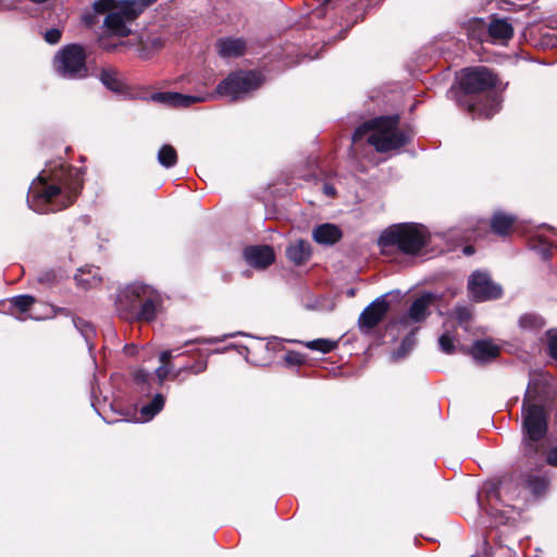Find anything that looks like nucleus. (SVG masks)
Returning a JSON list of instances; mask_svg holds the SVG:
<instances>
[{"mask_svg": "<svg viewBox=\"0 0 557 557\" xmlns=\"http://www.w3.org/2000/svg\"><path fill=\"white\" fill-rule=\"evenodd\" d=\"M285 360L288 363L298 364L302 362V356L298 352L290 351L286 354Z\"/></svg>", "mask_w": 557, "mask_h": 557, "instance_id": "ea45409f", "label": "nucleus"}, {"mask_svg": "<svg viewBox=\"0 0 557 557\" xmlns=\"http://www.w3.org/2000/svg\"><path fill=\"white\" fill-rule=\"evenodd\" d=\"M426 242L428 233L422 225L403 223L386 228L379 238V246L384 253L396 247L406 255H416Z\"/></svg>", "mask_w": 557, "mask_h": 557, "instance_id": "423d86ee", "label": "nucleus"}, {"mask_svg": "<svg viewBox=\"0 0 557 557\" xmlns=\"http://www.w3.org/2000/svg\"><path fill=\"white\" fill-rule=\"evenodd\" d=\"M47 182L44 173L39 174L29 186L27 203L38 213L59 211L69 207L82 187V180L76 170L65 173L63 169Z\"/></svg>", "mask_w": 557, "mask_h": 557, "instance_id": "f03ea898", "label": "nucleus"}, {"mask_svg": "<svg viewBox=\"0 0 557 557\" xmlns=\"http://www.w3.org/2000/svg\"><path fill=\"white\" fill-rule=\"evenodd\" d=\"M455 315H456V319L460 322V323H463L466 321H468L470 319V312L467 308L462 307V308H457L455 310Z\"/></svg>", "mask_w": 557, "mask_h": 557, "instance_id": "58836bf2", "label": "nucleus"}, {"mask_svg": "<svg viewBox=\"0 0 557 557\" xmlns=\"http://www.w3.org/2000/svg\"><path fill=\"white\" fill-rule=\"evenodd\" d=\"M86 58L87 53L81 45H66L55 53L53 66L63 78L81 79L88 73Z\"/></svg>", "mask_w": 557, "mask_h": 557, "instance_id": "0eeeda50", "label": "nucleus"}, {"mask_svg": "<svg viewBox=\"0 0 557 557\" xmlns=\"http://www.w3.org/2000/svg\"><path fill=\"white\" fill-rule=\"evenodd\" d=\"M263 77L255 71H238L230 74L216 87V94L228 97L232 101L240 100L258 89Z\"/></svg>", "mask_w": 557, "mask_h": 557, "instance_id": "6e6552de", "label": "nucleus"}, {"mask_svg": "<svg viewBox=\"0 0 557 557\" xmlns=\"http://www.w3.org/2000/svg\"><path fill=\"white\" fill-rule=\"evenodd\" d=\"M30 319H36V320H39L40 318L37 317V315H29Z\"/></svg>", "mask_w": 557, "mask_h": 557, "instance_id": "09e8293b", "label": "nucleus"}, {"mask_svg": "<svg viewBox=\"0 0 557 557\" xmlns=\"http://www.w3.org/2000/svg\"><path fill=\"white\" fill-rule=\"evenodd\" d=\"M500 351V347L492 339H478L470 348L472 358L481 363L491 362Z\"/></svg>", "mask_w": 557, "mask_h": 557, "instance_id": "a211bd4d", "label": "nucleus"}, {"mask_svg": "<svg viewBox=\"0 0 557 557\" xmlns=\"http://www.w3.org/2000/svg\"><path fill=\"white\" fill-rule=\"evenodd\" d=\"M323 193L329 197H333L335 195V188L330 184H324Z\"/></svg>", "mask_w": 557, "mask_h": 557, "instance_id": "37998d69", "label": "nucleus"}, {"mask_svg": "<svg viewBox=\"0 0 557 557\" xmlns=\"http://www.w3.org/2000/svg\"><path fill=\"white\" fill-rule=\"evenodd\" d=\"M216 49L222 58H237L244 54L246 42L240 38L224 37L216 41Z\"/></svg>", "mask_w": 557, "mask_h": 557, "instance_id": "6ab92c4d", "label": "nucleus"}, {"mask_svg": "<svg viewBox=\"0 0 557 557\" xmlns=\"http://www.w3.org/2000/svg\"><path fill=\"white\" fill-rule=\"evenodd\" d=\"M213 98L214 95L212 94H207L203 96H189L172 91L156 92L151 96L153 101L175 108H187L193 103L205 102Z\"/></svg>", "mask_w": 557, "mask_h": 557, "instance_id": "ddd939ff", "label": "nucleus"}, {"mask_svg": "<svg viewBox=\"0 0 557 557\" xmlns=\"http://www.w3.org/2000/svg\"><path fill=\"white\" fill-rule=\"evenodd\" d=\"M435 296L431 293H425L417 298L409 308L408 318L418 323L423 321L429 314V307L434 301Z\"/></svg>", "mask_w": 557, "mask_h": 557, "instance_id": "aec40b11", "label": "nucleus"}, {"mask_svg": "<svg viewBox=\"0 0 557 557\" xmlns=\"http://www.w3.org/2000/svg\"><path fill=\"white\" fill-rule=\"evenodd\" d=\"M207 367H208L207 361H197L190 366L178 369L175 376H178L184 371L193 373V374H200L207 370Z\"/></svg>", "mask_w": 557, "mask_h": 557, "instance_id": "c9c22d12", "label": "nucleus"}, {"mask_svg": "<svg viewBox=\"0 0 557 557\" xmlns=\"http://www.w3.org/2000/svg\"><path fill=\"white\" fill-rule=\"evenodd\" d=\"M169 374H170L169 364H162L156 369V375L158 376L160 385L163 383V381L168 377Z\"/></svg>", "mask_w": 557, "mask_h": 557, "instance_id": "4c0bfd02", "label": "nucleus"}, {"mask_svg": "<svg viewBox=\"0 0 557 557\" xmlns=\"http://www.w3.org/2000/svg\"><path fill=\"white\" fill-rule=\"evenodd\" d=\"M157 0H97L94 11L106 14L103 27L114 36L126 37L131 34L129 24L137 18L144 10Z\"/></svg>", "mask_w": 557, "mask_h": 557, "instance_id": "20e7f679", "label": "nucleus"}, {"mask_svg": "<svg viewBox=\"0 0 557 557\" xmlns=\"http://www.w3.org/2000/svg\"><path fill=\"white\" fill-rule=\"evenodd\" d=\"M438 345L442 351L453 354L455 351V336L450 332L446 331L441 335Z\"/></svg>", "mask_w": 557, "mask_h": 557, "instance_id": "72a5a7b5", "label": "nucleus"}, {"mask_svg": "<svg viewBox=\"0 0 557 557\" xmlns=\"http://www.w3.org/2000/svg\"><path fill=\"white\" fill-rule=\"evenodd\" d=\"M165 398L162 394H156L153 398L140 407V414L145 421L151 420L164 407Z\"/></svg>", "mask_w": 557, "mask_h": 557, "instance_id": "a878e982", "label": "nucleus"}, {"mask_svg": "<svg viewBox=\"0 0 557 557\" xmlns=\"http://www.w3.org/2000/svg\"><path fill=\"white\" fill-rule=\"evenodd\" d=\"M310 244L304 239H298L286 249L287 258L296 265H300L306 262L310 257Z\"/></svg>", "mask_w": 557, "mask_h": 557, "instance_id": "4be33fe9", "label": "nucleus"}, {"mask_svg": "<svg viewBox=\"0 0 557 557\" xmlns=\"http://www.w3.org/2000/svg\"><path fill=\"white\" fill-rule=\"evenodd\" d=\"M16 319H17L18 321H25V320H26V317L18 315V317H16Z\"/></svg>", "mask_w": 557, "mask_h": 557, "instance_id": "de8ad7c7", "label": "nucleus"}, {"mask_svg": "<svg viewBox=\"0 0 557 557\" xmlns=\"http://www.w3.org/2000/svg\"><path fill=\"white\" fill-rule=\"evenodd\" d=\"M468 102V111L473 114L474 117L490 119L496 114L500 109L502 99L497 95L486 96L485 101H471Z\"/></svg>", "mask_w": 557, "mask_h": 557, "instance_id": "f3484780", "label": "nucleus"}, {"mask_svg": "<svg viewBox=\"0 0 557 557\" xmlns=\"http://www.w3.org/2000/svg\"><path fill=\"white\" fill-rule=\"evenodd\" d=\"M34 302L35 298L30 295H20L11 299L12 306L21 313H25Z\"/></svg>", "mask_w": 557, "mask_h": 557, "instance_id": "473e14b6", "label": "nucleus"}, {"mask_svg": "<svg viewBox=\"0 0 557 557\" xmlns=\"http://www.w3.org/2000/svg\"><path fill=\"white\" fill-rule=\"evenodd\" d=\"M38 280H39V282H50L51 275L49 273H46V274L40 275Z\"/></svg>", "mask_w": 557, "mask_h": 557, "instance_id": "c03bdc74", "label": "nucleus"}, {"mask_svg": "<svg viewBox=\"0 0 557 557\" xmlns=\"http://www.w3.org/2000/svg\"><path fill=\"white\" fill-rule=\"evenodd\" d=\"M549 411L535 383H530L521 408L520 458L541 465L547 447Z\"/></svg>", "mask_w": 557, "mask_h": 557, "instance_id": "f257e3e1", "label": "nucleus"}, {"mask_svg": "<svg viewBox=\"0 0 557 557\" xmlns=\"http://www.w3.org/2000/svg\"><path fill=\"white\" fill-rule=\"evenodd\" d=\"M221 341H223V338H219V337L196 338V339H193V341H187L185 343V345H189V344H194V343L214 344V343H218V342H221Z\"/></svg>", "mask_w": 557, "mask_h": 557, "instance_id": "a19ab883", "label": "nucleus"}, {"mask_svg": "<svg viewBox=\"0 0 557 557\" xmlns=\"http://www.w3.org/2000/svg\"><path fill=\"white\" fill-rule=\"evenodd\" d=\"M494 44L506 45L513 36V27L508 18L493 16L487 24V34Z\"/></svg>", "mask_w": 557, "mask_h": 557, "instance_id": "dca6fc26", "label": "nucleus"}, {"mask_svg": "<svg viewBox=\"0 0 557 557\" xmlns=\"http://www.w3.org/2000/svg\"><path fill=\"white\" fill-rule=\"evenodd\" d=\"M99 79L108 89L112 91L119 92L124 88V84L115 69H102L99 74Z\"/></svg>", "mask_w": 557, "mask_h": 557, "instance_id": "393cba45", "label": "nucleus"}, {"mask_svg": "<svg viewBox=\"0 0 557 557\" xmlns=\"http://www.w3.org/2000/svg\"><path fill=\"white\" fill-rule=\"evenodd\" d=\"M73 323L77 331L83 335L88 345L89 349L91 348V338L95 334V330L92 325L82 319H73Z\"/></svg>", "mask_w": 557, "mask_h": 557, "instance_id": "2f4dec72", "label": "nucleus"}, {"mask_svg": "<svg viewBox=\"0 0 557 557\" xmlns=\"http://www.w3.org/2000/svg\"><path fill=\"white\" fill-rule=\"evenodd\" d=\"M159 163L166 168H173L177 163V153L171 145H163L158 151Z\"/></svg>", "mask_w": 557, "mask_h": 557, "instance_id": "cd10ccee", "label": "nucleus"}, {"mask_svg": "<svg viewBox=\"0 0 557 557\" xmlns=\"http://www.w3.org/2000/svg\"><path fill=\"white\" fill-rule=\"evenodd\" d=\"M467 33L471 38L482 41L487 34V24L481 18L472 20L467 25Z\"/></svg>", "mask_w": 557, "mask_h": 557, "instance_id": "c85d7f7f", "label": "nucleus"}, {"mask_svg": "<svg viewBox=\"0 0 557 557\" xmlns=\"http://www.w3.org/2000/svg\"><path fill=\"white\" fill-rule=\"evenodd\" d=\"M544 455V460L541 465H532L529 461L520 459V465L524 469L518 478L506 479L500 482L497 496L506 497L508 500L520 497L522 491H529L534 496H541L545 493L548 486V481L545 476L533 471H540L546 463L557 467V447L547 450Z\"/></svg>", "mask_w": 557, "mask_h": 557, "instance_id": "39448f33", "label": "nucleus"}, {"mask_svg": "<svg viewBox=\"0 0 557 557\" xmlns=\"http://www.w3.org/2000/svg\"><path fill=\"white\" fill-rule=\"evenodd\" d=\"M147 286L140 283L129 284L121 289L115 299V308L119 315L125 320H133L136 317V309L139 306L141 294L147 290Z\"/></svg>", "mask_w": 557, "mask_h": 557, "instance_id": "9d476101", "label": "nucleus"}, {"mask_svg": "<svg viewBox=\"0 0 557 557\" xmlns=\"http://www.w3.org/2000/svg\"><path fill=\"white\" fill-rule=\"evenodd\" d=\"M413 344V335L406 336L403 339L399 349L393 354V359L397 360L404 358L411 350Z\"/></svg>", "mask_w": 557, "mask_h": 557, "instance_id": "f704fd0d", "label": "nucleus"}, {"mask_svg": "<svg viewBox=\"0 0 557 557\" xmlns=\"http://www.w3.org/2000/svg\"><path fill=\"white\" fill-rule=\"evenodd\" d=\"M398 115L375 117L355 131L352 143L357 144L367 136V141L379 152L398 149L409 141L408 134L398 127Z\"/></svg>", "mask_w": 557, "mask_h": 557, "instance_id": "7ed1b4c3", "label": "nucleus"}, {"mask_svg": "<svg viewBox=\"0 0 557 557\" xmlns=\"http://www.w3.org/2000/svg\"><path fill=\"white\" fill-rule=\"evenodd\" d=\"M75 281L84 289L94 288L101 282L99 269L95 267L79 269L75 274Z\"/></svg>", "mask_w": 557, "mask_h": 557, "instance_id": "5701e85b", "label": "nucleus"}, {"mask_svg": "<svg viewBox=\"0 0 557 557\" xmlns=\"http://www.w3.org/2000/svg\"><path fill=\"white\" fill-rule=\"evenodd\" d=\"M515 221L516 218L513 215L498 211L492 216L491 227L495 234L504 236L508 234Z\"/></svg>", "mask_w": 557, "mask_h": 557, "instance_id": "b1692460", "label": "nucleus"}, {"mask_svg": "<svg viewBox=\"0 0 557 557\" xmlns=\"http://www.w3.org/2000/svg\"><path fill=\"white\" fill-rule=\"evenodd\" d=\"M545 324L544 318L536 313H525L519 319L520 329L528 332H537L542 330Z\"/></svg>", "mask_w": 557, "mask_h": 557, "instance_id": "bb28decb", "label": "nucleus"}, {"mask_svg": "<svg viewBox=\"0 0 557 557\" xmlns=\"http://www.w3.org/2000/svg\"><path fill=\"white\" fill-rule=\"evenodd\" d=\"M466 96L483 92L496 85V76L485 66L463 69L458 76Z\"/></svg>", "mask_w": 557, "mask_h": 557, "instance_id": "1a4fd4ad", "label": "nucleus"}, {"mask_svg": "<svg viewBox=\"0 0 557 557\" xmlns=\"http://www.w3.org/2000/svg\"><path fill=\"white\" fill-rule=\"evenodd\" d=\"M463 252L466 255H471L473 252V248L471 246H467L465 247Z\"/></svg>", "mask_w": 557, "mask_h": 557, "instance_id": "49530a36", "label": "nucleus"}, {"mask_svg": "<svg viewBox=\"0 0 557 557\" xmlns=\"http://www.w3.org/2000/svg\"><path fill=\"white\" fill-rule=\"evenodd\" d=\"M134 382L140 393H148V386L152 375L144 369H137L133 373Z\"/></svg>", "mask_w": 557, "mask_h": 557, "instance_id": "7c9ffc66", "label": "nucleus"}, {"mask_svg": "<svg viewBox=\"0 0 557 557\" xmlns=\"http://www.w3.org/2000/svg\"><path fill=\"white\" fill-rule=\"evenodd\" d=\"M244 257L248 264L257 269H265L275 260L273 248L268 245L247 247Z\"/></svg>", "mask_w": 557, "mask_h": 557, "instance_id": "2eb2a0df", "label": "nucleus"}, {"mask_svg": "<svg viewBox=\"0 0 557 557\" xmlns=\"http://www.w3.org/2000/svg\"><path fill=\"white\" fill-rule=\"evenodd\" d=\"M61 30L58 28H51L46 32L45 39L47 42L54 45L58 44L61 39Z\"/></svg>", "mask_w": 557, "mask_h": 557, "instance_id": "e433bc0d", "label": "nucleus"}, {"mask_svg": "<svg viewBox=\"0 0 557 557\" xmlns=\"http://www.w3.org/2000/svg\"><path fill=\"white\" fill-rule=\"evenodd\" d=\"M542 258L544 260L548 259L549 258V251L547 249H543L542 250Z\"/></svg>", "mask_w": 557, "mask_h": 557, "instance_id": "a18cd8bd", "label": "nucleus"}, {"mask_svg": "<svg viewBox=\"0 0 557 557\" xmlns=\"http://www.w3.org/2000/svg\"><path fill=\"white\" fill-rule=\"evenodd\" d=\"M172 350H164L160 354V361L162 364H169V361L172 358Z\"/></svg>", "mask_w": 557, "mask_h": 557, "instance_id": "79ce46f5", "label": "nucleus"}, {"mask_svg": "<svg viewBox=\"0 0 557 557\" xmlns=\"http://www.w3.org/2000/svg\"><path fill=\"white\" fill-rule=\"evenodd\" d=\"M305 345L307 348H309L311 350H317L322 354H327V352L332 351L333 349H335L337 344H336V342L331 341V339L318 338V339L309 341Z\"/></svg>", "mask_w": 557, "mask_h": 557, "instance_id": "c756f323", "label": "nucleus"}, {"mask_svg": "<svg viewBox=\"0 0 557 557\" xmlns=\"http://www.w3.org/2000/svg\"><path fill=\"white\" fill-rule=\"evenodd\" d=\"M389 304L386 295L377 297L360 313L358 319L359 329L362 332H369L374 329L386 315Z\"/></svg>", "mask_w": 557, "mask_h": 557, "instance_id": "f8f14e48", "label": "nucleus"}, {"mask_svg": "<svg viewBox=\"0 0 557 557\" xmlns=\"http://www.w3.org/2000/svg\"><path fill=\"white\" fill-rule=\"evenodd\" d=\"M313 239L322 245H333L342 237V231L334 224L324 223L312 232Z\"/></svg>", "mask_w": 557, "mask_h": 557, "instance_id": "412c9836", "label": "nucleus"}, {"mask_svg": "<svg viewBox=\"0 0 557 557\" xmlns=\"http://www.w3.org/2000/svg\"><path fill=\"white\" fill-rule=\"evenodd\" d=\"M139 306L136 309V317L133 320L151 322L157 318L158 307L160 306V295L150 286L141 294Z\"/></svg>", "mask_w": 557, "mask_h": 557, "instance_id": "4468645a", "label": "nucleus"}, {"mask_svg": "<svg viewBox=\"0 0 557 557\" xmlns=\"http://www.w3.org/2000/svg\"><path fill=\"white\" fill-rule=\"evenodd\" d=\"M469 293L475 301L497 299L502 296V287L494 283L486 272L472 273L468 282Z\"/></svg>", "mask_w": 557, "mask_h": 557, "instance_id": "9b49d317", "label": "nucleus"}, {"mask_svg": "<svg viewBox=\"0 0 557 557\" xmlns=\"http://www.w3.org/2000/svg\"><path fill=\"white\" fill-rule=\"evenodd\" d=\"M330 1H331V0H324V1H323V4L329 3Z\"/></svg>", "mask_w": 557, "mask_h": 557, "instance_id": "8fccbe9b", "label": "nucleus"}]
</instances>
